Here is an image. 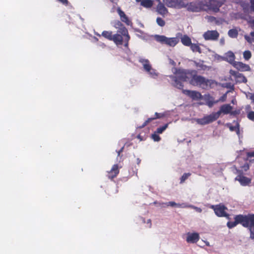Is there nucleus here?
Wrapping results in <instances>:
<instances>
[{
  "mask_svg": "<svg viewBox=\"0 0 254 254\" xmlns=\"http://www.w3.org/2000/svg\"><path fill=\"white\" fill-rule=\"evenodd\" d=\"M195 72L196 70H195L176 69V76H171L174 81L173 85L179 89H183L184 85L182 81H187L190 78V76H191V75Z\"/></svg>",
  "mask_w": 254,
  "mask_h": 254,
  "instance_id": "f257e3e1",
  "label": "nucleus"
},
{
  "mask_svg": "<svg viewBox=\"0 0 254 254\" xmlns=\"http://www.w3.org/2000/svg\"><path fill=\"white\" fill-rule=\"evenodd\" d=\"M247 158L246 159H244V160L245 161V163H246V162H247L248 163V158H250V157H254V151L247 152Z\"/></svg>",
  "mask_w": 254,
  "mask_h": 254,
  "instance_id": "ea45409f",
  "label": "nucleus"
},
{
  "mask_svg": "<svg viewBox=\"0 0 254 254\" xmlns=\"http://www.w3.org/2000/svg\"><path fill=\"white\" fill-rule=\"evenodd\" d=\"M196 65L197 67H200L202 68V67L203 66V65L202 64H199L198 63L196 64Z\"/></svg>",
  "mask_w": 254,
  "mask_h": 254,
  "instance_id": "3c124183",
  "label": "nucleus"
},
{
  "mask_svg": "<svg viewBox=\"0 0 254 254\" xmlns=\"http://www.w3.org/2000/svg\"><path fill=\"white\" fill-rule=\"evenodd\" d=\"M252 23H253V24H254V19L253 20Z\"/></svg>",
  "mask_w": 254,
  "mask_h": 254,
  "instance_id": "13d9d810",
  "label": "nucleus"
},
{
  "mask_svg": "<svg viewBox=\"0 0 254 254\" xmlns=\"http://www.w3.org/2000/svg\"><path fill=\"white\" fill-rule=\"evenodd\" d=\"M246 109L247 110H250L251 109V106L250 105L247 106Z\"/></svg>",
  "mask_w": 254,
  "mask_h": 254,
  "instance_id": "5fc2aeb1",
  "label": "nucleus"
},
{
  "mask_svg": "<svg viewBox=\"0 0 254 254\" xmlns=\"http://www.w3.org/2000/svg\"><path fill=\"white\" fill-rule=\"evenodd\" d=\"M190 175L191 174L190 173H184L180 178V184L184 183L185 181L188 179L190 176Z\"/></svg>",
  "mask_w": 254,
  "mask_h": 254,
  "instance_id": "2f4dec72",
  "label": "nucleus"
},
{
  "mask_svg": "<svg viewBox=\"0 0 254 254\" xmlns=\"http://www.w3.org/2000/svg\"><path fill=\"white\" fill-rule=\"evenodd\" d=\"M250 35L252 36V37H254V31L252 32Z\"/></svg>",
  "mask_w": 254,
  "mask_h": 254,
  "instance_id": "6e6d98bb",
  "label": "nucleus"
},
{
  "mask_svg": "<svg viewBox=\"0 0 254 254\" xmlns=\"http://www.w3.org/2000/svg\"><path fill=\"white\" fill-rule=\"evenodd\" d=\"M227 126L229 127V129L231 131H236L237 133H239L240 129V126L238 123H236L235 126H232L231 124H227Z\"/></svg>",
  "mask_w": 254,
  "mask_h": 254,
  "instance_id": "a878e982",
  "label": "nucleus"
},
{
  "mask_svg": "<svg viewBox=\"0 0 254 254\" xmlns=\"http://www.w3.org/2000/svg\"><path fill=\"white\" fill-rule=\"evenodd\" d=\"M158 134V133H156V131H155L154 133L151 135L152 138L155 141H159L161 139L160 137Z\"/></svg>",
  "mask_w": 254,
  "mask_h": 254,
  "instance_id": "c9c22d12",
  "label": "nucleus"
},
{
  "mask_svg": "<svg viewBox=\"0 0 254 254\" xmlns=\"http://www.w3.org/2000/svg\"><path fill=\"white\" fill-rule=\"evenodd\" d=\"M58 0L64 4L66 5L68 3L67 0Z\"/></svg>",
  "mask_w": 254,
  "mask_h": 254,
  "instance_id": "09e8293b",
  "label": "nucleus"
},
{
  "mask_svg": "<svg viewBox=\"0 0 254 254\" xmlns=\"http://www.w3.org/2000/svg\"><path fill=\"white\" fill-rule=\"evenodd\" d=\"M137 2H140L141 5L146 8H150L153 5V1L151 0H136Z\"/></svg>",
  "mask_w": 254,
  "mask_h": 254,
  "instance_id": "b1692460",
  "label": "nucleus"
},
{
  "mask_svg": "<svg viewBox=\"0 0 254 254\" xmlns=\"http://www.w3.org/2000/svg\"><path fill=\"white\" fill-rule=\"evenodd\" d=\"M205 100L206 105L209 107L211 108L215 104H216L219 102V100H214L213 97L208 96V97H205Z\"/></svg>",
  "mask_w": 254,
  "mask_h": 254,
  "instance_id": "5701e85b",
  "label": "nucleus"
},
{
  "mask_svg": "<svg viewBox=\"0 0 254 254\" xmlns=\"http://www.w3.org/2000/svg\"><path fill=\"white\" fill-rule=\"evenodd\" d=\"M162 117H163V115H162L160 113H155V114L154 118L155 119H160V118H162Z\"/></svg>",
  "mask_w": 254,
  "mask_h": 254,
  "instance_id": "a18cd8bd",
  "label": "nucleus"
},
{
  "mask_svg": "<svg viewBox=\"0 0 254 254\" xmlns=\"http://www.w3.org/2000/svg\"><path fill=\"white\" fill-rule=\"evenodd\" d=\"M124 36V40L125 42L124 46L126 48H127L128 46V42L130 40V36L128 34V33H127V34H125Z\"/></svg>",
  "mask_w": 254,
  "mask_h": 254,
  "instance_id": "72a5a7b5",
  "label": "nucleus"
},
{
  "mask_svg": "<svg viewBox=\"0 0 254 254\" xmlns=\"http://www.w3.org/2000/svg\"><path fill=\"white\" fill-rule=\"evenodd\" d=\"M121 21L115 20L112 22L113 26L118 29V33H120L123 35L127 34L128 32L127 28L124 26Z\"/></svg>",
  "mask_w": 254,
  "mask_h": 254,
  "instance_id": "1a4fd4ad",
  "label": "nucleus"
},
{
  "mask_svg": "<svg viewBox=\"0 0 254 254\" xmlns=\"http://www.w3.org/2000/svg\"><path fill=\"white\" fill-rule=\"evenodd\" d=\"M222 3L216 0H209L206 4L207 8L205 10L217 12L219 11V8L222 6Z\"/></svg>",
  "mask_w": 254,
  "mask_h": 254,
  "instance_id": "0eeeda50",
  "label": "nucleus"
},
{
  "mask_svg": "<svg viewBox=\"0 0 254 254\" xmlns=\"http://www.w3.org/2000/svg\"><path fill=\"white\" fill-rule=\"evenodd\" d=\"M147 224L148 225L147 227L149 228H150L152 226V224H151V219H148L147 221V222H146Z\"/></svg>",
  "mask_w": 254,
  "mask_h": 254,
  "instance_id": "de8ad7c7",
  "label": "nucleus"
},
{
  "mask_svg": "<svg viewBox=\"0 0 254 254\" xmlns=\"http://www.w3.org/2000/svg\"><path fill=\"white\" fill-rule=\"evenodd\" d=\"M235 221L234 222L228 221L227 223V226L229 229L233 228L236 226L238 224L242 225L240 215H237L234 217Z\"/></svg>",
  "mask_w": 254,
  "mask_h": 254,
  "instance_id": "6ab92c4d",
  "label": "nucleus"
},
{
  "mask_svg": "<svg viewBox=\"0 0 254 254\" xmlns=\"http://www.w3.org/2000/svg\"><path fill=\"white\" fill-rule=\"evenodd\" d=\"M124 147L121 148V149L118 152V156L120 155V153L123 151Z\"/></svg>",
  "mask_w": 254,
  "mask_h": 254,
  "instance_id": "603ef678",
  "label": "nucleus"
},
{
  "mask_svg": "<svg viewBox=\"0 0 254 254\" xmlns=\"http://www.w3.org/2000/svg\"><path fill=\"white\" fill-rule=\"evenodd\" d=\"M168 127V124H166L164 126L158 127L156 131V133H162Z\"/></svg>",
  "mask_w": 254,
  "mask_h": 254,
  "instance_id": "473e14b6",
  "label": "nucleus"
},
{
  "mask_svg": "<svg viewBox=\"0 0 254 254\" xmlns=\"http://www.w3.org/2000/svg\"><path fill=\"white\" fill-rule=\"evenodd\" d=\"M166 205L167 206H171L172 207L177 206L179 207H182V208L187 207V205L185 203H182V204L176 203L174 201H169L166 203Z\"/></svg>",
  "mask_w": 254,
  "mask_h": 254,
  "instance_id": "bb28decb",
  "label": "nucleus"
},
{
  "mask_svg": "<svg viewBox=\"0 0 254 254\" xmlns=\"http://www.w3.org/2000/svg\"><path fill=\"white\" fill-rule=\"evenodd\" d=\"M119 172L120 170L118 165L114 164L112 166L111 170L107 172V177L109 179L112 180L118 176V175L119 174Z\"/></svg>",
  "mask_w": 254,
  "mask_h": 254,
  "instance_id": "2eb2a0df",
  "label": "nucleus"
},
{
  "mask_svg": "<svg viewBox=\"0 0 254 254\" xmlns=\"http://www.w3.org/2000/svg\"><path fill=\"white\" fill-rule=\"evenodd\" d=\"M168 6H173V5L171 4H170V5H168Z\"/></svg>",
  "mask_w": 254,
  "mask_h": 254,
  "instance_id": "4d7b16f0",
  "label": "nucleus"
},
{
  "mask_svg": "<svg viewBox=\"0 0 254 254\" xmlns=\"http://www.w3.org/2000/svg\"><path fill=\"white\" fill-rule=\"evenodd\" d=\"M250 8L252 11L254 12V0H250Z\"/></svg>",
  "mask_w": 254,
  "mask_h": 254,
  "instance_id": "c03bdc74",
  "label": "nucleus"
},
{
  "mask_svg": "<svg viewBox=\"0 0 254 254\" xmlns=\"http://www.w3.org/2000/svg\"><path fill=\"white\" fill-rule=\"evenodd\" d=\"M243 57L246 60H249L252 57L251 52L249 50L245 51L243 53Z\"/></svg>",
  "mask_w": 254,
  "mask_h": 254,
  "instance_id": "f704fd0d",
  "label": "nucleus"
},
{
  "mask_svg": "<svg viewBox=\"0 0 254 254\" xmlns=\"http://www.w3.org/2000/svg\"><path fill=\"white\" fill-rule=\"evenodd\" d=\"M228 35L231 38H236L238 35V32L236 29H232L229 30Z\"/></svg>",
  "mask_w": 254,
  "mask_h": 254,
  "instance_id": "7c9ffc66",
  "label": "nucleus"
},
{
  "mask_svg": "<svg viewBox=\"0 0 254 254\" xmlns=\"http://www.w3.org/2000/svg\"><path fill=\"white\" fill-rule=\"evenodd\" d=\"M229 73L235 77L237 82L240 83H246L247 82L246 77L243 74L232 69L230 70Z\"/></svg>",
  "mask_w": 254,
  "mask_h": 254,
  "instance_id": "4468645a",
  "label": "nucleus"
},
{
  "mask_svg": "<svg viewBox=\"0 0 254 254\" xmlns=\"http://www.w3.org/2000/svg\"><path fill=\"white\" fill-rule=\"evenodd\" d=\"M181 42L186 46H190L191 44V39L187 35H184L181 38Z\"/></svg>",
  "mask_w": 254,
  "mask_h": 254,
  "instance_id": "393cba45",
  "label": "nucleus"
},
{
  "mask_svg": "<svg viewBox=\"0 0 254 254\" xmlns=\"http://www.w3.org/2000/svg\"><path fill=\"white\" fill-rule=\"evenodd\" d=\"M241 170H237L238 176L236 177L235 180L238 181L241 185L246 186L248 185L251 182V180L243 175V171H247L249 169V164L247 162L244 163L243 165L241 166Z\"/></svg>",
  "mask_w": 254,
  "mask_h": 254,
  "instance_id": "20e7f679",
  "label": "nucleus"
},
{
  "mask_svg": "<svg viewBox=\"0 0 254 254\" xmlns=\"http://www.w3.org/2000/svg\"><path fill=\"white\" fill-rule=\"evenodd\" d=\"M124 36H123L120 33H118V31H117V33L113 35L111 41H113L114 43L117 46L122 45L124 42Z\"/></svg>",
  "mask_w": 254,
  "mask_h": 254,
  "instance_id": "a211bd4d",
  "label": "nucleus"
},
{
  "mask_svg": "<svg viewBox=\"0 0 254 254\" xmlns=\"http://www.w3.org/2000/svg\"><path fill=\"white\" fill-rule=\"evenodd\" d=\"M188 9L189 10L192 12H198L199 11V8L195 3H190L188 6Z\"/></svg>",
  "mask_w": 254,
  "mask_h": 254,
  "instance_id": "c85d7f7f",
  "label": "nucleus"
},
{
  "mask_svg": "<svg viewBox=\"0 0 254 254\" xmlns=\"http://www.w3.org/2000/svg\"><path fill=\"white\" fill-rule=\"evenodd\" d=\"M240 113V111H231V113L230 114L231 115H237V114H239Z\"/></svg>",
  "mask_w": 254,
  "mask_h": 254,
  "instance_id": "8fccbe9b",
  "label": "nucleus"
},
{
  "mask_svg": "<svg viewBox=\"0 0 254 254\" xmlns=\"http://www.w3.org/2000/svg\"><path fill=\"white\" fill-rule=\"evenodd\" d=\"M147 72L154 78H156L158 75V73L156 72V70L153 68H152L150 71H147Z\"/></svg>",
  "mask_w": 254,
  "mask_h": 254,
  "instance_id": "e433bc0d",
  "label": "nucleus"
},
{
  "mask_svg": "<svg viewBox=\"0 0 254 254\" xmlns=\"http://www.w3.org/2000/svg\"><path fill=\"white\" fill-rule=\"evenodd\" d=\"M154 38L157 42L170 47L175 46L179 42L177 37L168 38L164 35H156Z\"/></svg>",
  "mask_w": 254,
  "mask_h": 254,
  "instance_id": "39448f33",
  "label": "nucleus"
},
{
  "mask_svg": "<svg viewBox=\"0 0 254 254\" xmlns=\"http://www.w3.org/2000/svg\"><path fill=\"white\" fill-rule=\"evenodd\" d=\"M139 62L142 64L144 69L146 71H150L152 69L151 65L150 64L149 61L147 59L140 58L139 60Z\"/></svg>",
  "mask_w": 254,
  "mask_h": 254,
  "instance_id": "aec40b11",
  "label": "nucleus"
},
{
  "mask_svg": "<svg viewBox=\"0 0 254 254\" xmlns=\"http://www.w3.org/2000/svg\"><path fill=\"white\" fill-rule=\"evenodd\" d=\"M141 162V160L139 158H137V164L139 165Z\"/></svg>",
  "mask_w": 254,
  "mask_h": 254,
  "instance_id": "864d4df0",
  "label": "nucleus"
},
{
  "mask_svg": "<svg viewBox=\"0 0 254 254\" xmlns=\"http://www.w3.org/2000/svg\"><path fill=\"white\" fill-rule=\"evenodd\" d=\"M224 59L227 62H229L233 65V63H235V56L234 54L232 51H229L225 54Z\"/></svg>",
  "mask_w": 254,
  "mask_h": 254,
  "instance_id": "412c9836",
  "label": "nucleus"
},
{
  "mask_svg": "<svg viewBox=\"0 0 254 254\" xmlns=\"http://www.w3.org/2000/svg\"><path fill=\"white\" fill-rule=\"evenodd\" d=\"M117 11L122 22L125 23L127 25H130L132 24L131 21L129 20L128 16L125 14L124 11L122 10L120 7H117Z\"/></svg>",
  "mask_w": 254,
  "mask_h": 254,
  "instance_id": "ddd939ff",
  "label": "nucleus"
},
{
  "mask_svg": "<svg viewBox=\"0 0 254 254\" xmlns=\"http://www.w3.org/2000/svg\"><path fill=\"white\" fill-rule=\"evenodd\" d=\"M187 207H190V208H193V209H195L196 212H199V213H201L202 212V209L200 207H196V206H193L192 205H187Z\"/></svg>",
  "mask_w": 254,
  "mask_h": 254,
  "instance_id": "a19ab883",
  "label": "nucleus"
},
{
  "mask_svg": "<svg viewBox=\"0 0 254 254\" xmlns=\"http://www.w3.org/2000/svg\"><path fill=\"white\" fill-rule=\"evenodd\" d=\"M157 23L161 27L164 26L165 25V21L160 17H157L156 19Z\"/></svg>",
  "mask_w": 254,
  "mask_h": 254,
  "instance_id": "4c0bfd02",
  "label": "nucleus"
},
{
  "mask_svg": "<svg viewBox=\"0 0 254 254\" xmlns=\"http://www.w3.org/2000/svg\"><path fill=\"white\" fill-rule=\"evenodd\" d=\"M233 107L230 104H224L220 107V110L217 112H214L216 119H218L220 115L223 113L225 115L230 114Z\"/></svg>",
  "mask_w": 254,
  "mask_h": 254,
  "instance_id": "6e6552de",
  "label": "nucleus"
},
{
  "mask_svg": "<svg viewBox=\"0 0 254 254\" xmlns=\"http://www.w3.org/2000/svg\"><path fill=\"white\" fill-rule=\"evenodd\" d=\"M233 66L237 69L241 71H249L251 69L249 65L240 62L234 63Z\"/></svg>",
  "mask_w": 254,
  "mask_h": 254,
  "instance_id": "dca6fc26",
  "label": "nucleus"
},
{
  "mask_svg": "<svg viewBox=\"0 0 254 254\" xmlns=\"http://www.w3.org/2000/svg\"><path fill=\"white\" fill-rule=\"evenodd\" d=\"M155 118L154 117H152V118H148L147 120H146L144 123L142 124V125L141 126V127H145L146 125H147L149 123H150L151 122H152L153 120H155Z\"/></svg>",
  "mask_w": 254,
  "mask_h": 254,
  "instance_id": "58836bf2",
  "label": "nucleus"
},
{
  "mask_svg": "<svg viewBox=\"0 0 254 254\" xmlns=\"http://www.w3.org/2000/svg\"><path fill=\"white\" fill-rule=\"evenodd\" d=\"M158 12L161 15H165L168 12V10L164 4L160 2L157 6Z\"/></svg>",
  "mask_w": 254,
  "mask_h": 254,
  "instance_id": "4be33fe9",
  "label": "nucleus"
},
{
  "mask_svg": "<svg viewBox=\"0 0 254 254\" xmlns=\"http://www.w3.org/2000/svg\"><path fill=\"white\" fill-rule=\"evenodd\" d=\"M102 36L107 39L111 41L113 36L112 32L110 31H103L102 33Z\"/></svg>",
  "mask_w": 254,
  "mask_h": 254,
  "instance_id": "cd10ccee",
  "label": "nucleus"
},
{
  "mask_svg": "<svg viewBox=\"0 0 254 254\" xmlns=\"http://www.w3.org/2000/svg\"><path fill=\"white\" fill-rule=\"evenodd\" d=\"M226 99V94H224L223 96H222L218 100L220 101L224 102L225 101Z\"/></svg>",
  "mask_w": 254,
  "mask_h": 254,
  "instance_id": "49530a36",
  "label": "nucleus"
},
{
  "mask_svg": "<svg viewBox=\"0 0 254 254\" xmlns=\"http://www.w3.org/2000/svg\"><path fill=\"white\" fill-rule=\"evenodd\" d=\"M190 46L192 52H198L199 53H201V49L197 44L191 43V44Z\"/></svg>",
  "mask_w": 254,
  "mask_h": 254,
  "instance_id": "c756f323",
  "label": "nucleus"
},
{
  "mask_svg": "<svg viewBox=\"0 0 254 254\" xmlns=\"http://www.w3.org/2000/svg\"><path fill=\"white\" fill-rule=\"evenodd\" d=\"M247 97L252 100V102L254 104V93H249L247 95Z\"/></svg>",
  "mask_w": 254,
  "mask_h": 254,
  "instance_id": "37998d69",
  "label": "nucleus"
},
{
  "mask_svg": "<svg viewBox=\"0 0 254 254\" xmlns=\"http://www.w3.org/2000/svg\"><path fill=\"white\" fill-rule=\"evenodd\" d=\"M210 208L214 210L215 214L218 217H229V214L226 212L227 208L222 203L217 205H211Z\"/></svg>",
  "mask_w": 254,
  "mask_h": 254,
  "instance_id": "423d86ee",
  "label": "nucleus"
},
{
  "mask_svg": "<svg viewBox=\"0 0 254 254\" xmlns=\"http://www.w3.org/2000/svg\"><path fill=\"white\" fill-rule=\"evenodd\" d=\"M240 215L242 225L248 229L250 232V239L254 240V214L249 213L247 215Z\"/></svg>",
  "mask_w": 254,
  "mask_h": 254,
  "instance_id": "7ed1b4c3",
  "label": "nucleus"
},
{
  "mask_svg": "<svg viewBox=\"0 0 254 254\" xmlns=\"http://www.w3.org/2000/svg\"><path fill=\"white\" fill-rule=\"evenodd\" d=\"M199 240V234L196 232L194 233H188L186 241L189 243H196Z\"/></svg>",
  "mask_w": 254,
  "mask_h": 254,
  "instance_id": "f3484780",
  "label": "nucleus"
},
{
  "mask_svg": "<svg viewBox=\"0 0 254 254\" xmlns=\"http://www.w3.org/2000/svg\"><path fill=\"white\" fill-rule=\"evenodd\" d=\"M248 118L252 121H254V112L250 111L247 114Z\"/></svg>",
  "mask_w": 254,
  "mask_h": 254,
  "instance_id": "79ce46f5",
  "label": "nucleus"
},
{
  "mask_svg": "<svg viewBox=\"0 0 254 254\" xmlns=\"http://www.w3.org/2000/svg\"><path fill=\"white\" fill-rule=\"evenodd\" d=\"M219 36V34L216 30H208L203 35L205 40H217Z\"/></svg>",
  "mask_w": 254,
  "mask_h": 254,
  "instance_id": "9d476101",
  "label": "nucleus"
},
{
  "mask_svg": "<svg viewBox=\"0 0 254 254\" xmlns=\"http://www.w3.org/2000/svg\"><path fill=\"white\" fill-rule=\"evenodd\" d=\"M182 92L185 95L190 97L192 100H197L202 98L201 93L196 91L182 89Z\"/></svg>",
  "mask_w": 254,
  "mask_h": 254,
  "instance_id": "f8f14e48",
  "label": "nucleus"
},
{
  "mask_svg": "<svg viewBox=\"0 0 254 254\" xmlns=\"http://www.w3.org/2000/svg\"><path fill=\"white\" fill-rule=\"evenodd\" d=\"M216 120L214 113H212L210 115L205 116L203 118L197 119V123L201 125H205L212 123Z\"/></svg>",
  "mask_w": 254,
  "mask_h": 254,
  "instance_id": "9b49d317",
  "label": "nucleus"
},
{
  "mask_svg": "<svg viewBox=\"0 0 254 254\" xmlns=\"http://www.w3.org/2000/svg\"><path fill=\"white\" fill-rule=\"evenodd\" d=\"M190 83L193 86H198L203 89L212 88L214 85L217 84V82L215 80L208 79L201 75H197L196 72L191 75Z\"/></svg>",
  "mask_w": 254,
  "mask_h": 254,
  "instance_id": "f03ea898",
  "label": "nucleus"
}]
</instances>
